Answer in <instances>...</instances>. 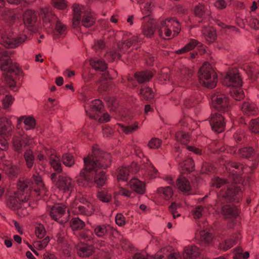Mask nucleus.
Masks as SVG:
<instances>
[{"label":"nucleus","instance_id":"72a5a7b5","mask_svg":"<svg viewBox=\"0 0 259 259\" xmlns=\"http://www.w3.org/2000/svg\"><path fill=\"white\" fill-rule=\"evenodd\" d=\"M24 158L27 167L29 169L31 168L34 164L35 160V156L33 151L30 149H27L24 152Z\"/></svg>","mask_w":259,"mask_h":259},{"label":"nucleus","instance_id":"ea45409f","mask_svg":"<svg viewBox=\"0 0 259 259\" xmlns=\"http://www.w3.org/2000/svg\"><path fill=\"white\" fill-rule=\"evenodd\" d=\"M70 225L73 230H78L83 229L85 223L78 218H74L70 222Z\"/></svg>","mask_w":259,"mask_h":259},{"label":"nucleus","instance_id":"5fc2aeb1","mask_svg":"<svg viewBox=\"0 0 259 259\" xmlns=\"http://www.w3.org/2000/svg\"><path fill=\"white\" fill-rule=\"evenodd\" d=\"M67 30L66 26L61 22L59 20H57L55 25V30L59 35L65 34Z\"/></svg>","mask_w":259,"mask_h":259},{"label":"nucleus","instance_id":"4468645a","mask_svg":"<svg viewBox=\"0 0 259 259\" xmlns=\"http://www.w3.org/2000/svg\"><path fill=\"white\" fill-rule=\"evenodd\" d=\"M94 233L98 237L105 239L108 234L114 235L117 231L110 226L105 225H99L94 227Z\"/></svg>","mask_w":259,"mask_h":259},{"label":"nucleus","instance_id":"9d476101","mask_svg":"<svg viewBox=\"0 0 259 259\" xmlns=\"http://www.w3.org/2000/svg\"><path fill=\"white\" fill-rule=\"evenodd\" d=\"M78 201L73 204L72 211L77 214L91 215L94 211L93 205L84 197L78 198Z\"/></svg>","mask_w":259,"mask_h":259},{"label":"nucleus","instance_id":"1a4fd4ad","mask_svg":"<svg viewBox=\"0 0 259 259\" xmlns=\"http://www.w3.org/2000/svg\"><path fill=\"white\" fill-rule=\"evenodd\" d=\"M211 102L213 107L217 110L223 112H228L230 105L228 97L219 92L211 96Z\"/></svg>","mask_w":259,"mask_h":259},{"label":"nucleus","instance_id":"603ef678","mask_svg":"<svg viewBox=\"0 0 259 259\" xmlns=\"http://www.w3.org/2000/svg\"><path fill=\"white\" fill-rule=\"evenodd\" d=\"M159 193H162L165 199L170 198L173 194V191L170 187L167 186L165 188H160L158 190Z\"/></svg>","mask_w":259,"mask_h":259},{"label":"nucleus","instance_id":"393cba45","mask_svg":"<svg viewBox=\"0 0 259 259\" xmlns=\"http://www.w3.org/2000/svg\"><path fill=\"white\" fill-rule=\"evenodd\" d=\"M200 254L199 249L196 246L186 247L183 255V259H194Z\"/></svg>","mask_w":259,"mask_h":259},{"label":"nucleus","instance_id":"4c0bfd02","mask_svg":"<svg viewBox=\"0 0 259 259\" xmlns=\"http://www.w3.org/2000/svg\"><path fill=\"white\" fill-rule=\"evenodd\" d=\"M177 186L181 191L183 192H188L191 189L190 182L184 177H180L177 180Z\"/></svg>","mask_w":259,"mask_h":259},{"label":"nucleus","instance_id":"f257e3e1","mask_svg":"<svg viewBox=\"0 0 259 259\" xmlns=\"http://www.w3.org/2000/svg\"><path fill=\"white\" fill-rule=\"evenodd\" d=\"M212 185L218 188L223 187L218 195L217 200L218 205L222 207L223 214L226 218L236 217L237 215V208L233 205L224 204L235 200L239 201L242 194L240 186L236 184L230 185L226 180L219 178L213 181Z\"/></svg>","mask_w":259,"mask_h":259},{"label":"nucleus","instance_id":"b1692460","mask_svg":"<svg viewBox=\"0 0 259 259\" xmlns=\"http://www.w3.org/2000/svg\"><path fill=\"white\" fill-rule=\"evenodd\" d=\"M128 186L136 193L143 194L145 191V184L137 179H133L128 183Z\"/></svg>","mask_w":259,"mask_h":259},{"label":"nucleus","instance_id":"473e14b6","mask_svg":"<svg viewBox=\"0 0 259 259\" xmlns=\"http://www.w3.org/2000/svg\"><path fill=\"white\" fill-rule=\"evenodd\" d=\"M194 12L196 16H210L211 15L208 8L201 4L195 6Z\"/></svg>","mask_w":259,"mask_h":259},{"label":"nucleus","instance_id":"5701e85b","mask_svg":"<svg viewBox=\"0 0 259 259\" xmlns=\"http://www.w3.org/2000/svg\"><path fill=\"white\" fill-rule=\"evenodd\" d=\"M77 254L81 257H87L93 253V247L91 245L79 244L76 246Z\"/></svg>","mask_w":259,"mask_h":259},{"label":"nucleus","instance_id":"f03ea898","mask_svg":"<svg viewBox=\"0 0 259 259\" xmlns=\"http://www.w3.org/2000/svg\"><path fill=\"white\" fill-rule=\"evenodd\" d=\"M84 166L81 170L76 182L80 186H91L93 184L92 170L98 168H107L111 165L112 160L110 153L95 150L93 154L83 158Z\"/></svg>","mask_w":259,"mask_h":259},{"label":"nucleus","instance_id":"de8ad7c7","mask_svg":"<svg viewBox=\"0 0 259 259\" xmlns=\"http://www.w3.org/2000/svg\"><path fill=\"white\" fill-rule=\"evenodd\" d=\"M118 125L120 127V130L123 131L125 134L132 133L138 128V125L136 123H135L134 125L124 126L121 124H118Z\"/></svg>","mask_w":259,"mask_h":259},{"label":"nucleus","instance_id":"2f4dec72","mask_svg":"<svg viewBox=\"0 0 259 259\" xmlns=\"http://www.w3.org/2000/svg\"><path fill=\"white\" fill-rule=\"evenodd\" d=\"M32 179L38 187L37 188H34V191L36 192H40V193L45 191L44 185L42 182L41 176L37 170H35L33 174Z\"/></svg>","mask_w":259,"mask_h":259},{"label":"nucleus","instance_id":"79ce46f5","mask_svg":"<svg viewBox=\"0 0 259 259\" xmlns=\"http://www.w3.org/2000/svg\"><path fill=\"white\" fill-rule=\"evenodd\" d=\"M200 44V42L196 40L192 39L189 44L186 45L184 47L177 51L176 53L178 54L184 53L186 52L189 51L195 48V47Z\"/></svg>","mask_w":259,"mask_h":259},{"label":"nucleus","instance_id":"f3484780","mask_svg":"<svg viewBox=\"0 0 259 259\" xmlns=\"http://www.w3.org/2000/svg\"><path fill=\"white\" fill-rule=\"evenodd\" d=\"M74 16H93L94 13L88 7L83 5L74 4L72 6Z\"/></svg>","mask_w":259,"mask_h":259},{"label":"nucleus","instance_id":"423d86ee","mask_svg":"<svg viewBox=\"0 0 259 259\" xmlns=\"http://www.w3.org/2000/svg\"><path fill=\"white\" fill-rule=\"evenodd\" d=\"M51 179L56 187L64 192H71L74 189V181L65 174L52 173Z\"/></svg>","mask_w":259,"mask_h":259},{"label":"nucleus","instance_id":"49530a36","mask_svg":"<svg viewBox=\"0 0 259 259\" xmlns=\"http://www.w3.org/2000/svg\"><path fill=\"white\" fill-rule=\"evenodd\" d=\"M25 128L26 130L33 129L35 126V120L34 118L29 116L25 118L24 120Z\"/></svg>","mask_w":259,"mask_h":259},{"label":"nucleus","instance_id":"3c124183","mask_svg":"<svg viewBox=\"0 0 259 259\" xmlns=\"http://www.w3.org/2000/svg\"><path fill=\"white\" fill-rule=\"evenodd\" d=\"M182 164V166L184 167V169L188 172L191 171L194 167V161L191 158H188L185 160Z\"/></svg>","mask_w":259,"mask_h":259},{"label":"nucleus","instance_id":"c9c22d12","mask_svg":"<svg viewBox=\"0 0 259 259\" xmlns=\"http://www.w3.org/2000/svg\"><path fill=\"white\" fill-rule=\"evenodd\" d=\"M224 165L226 170H228L229 172H232L231 169V168H234L237 170L236 171H234L235 173H239L242 171L244 168L243 164L230 161H226Z\"/></svg>","mask_w":259,"mask_h":259},{"label":"nucleus","instance_id":"20e7f679","mask_svg":"<svg viewBox=\"0 0 259 259\" xmlns=\"http://www.w3.org/2000/svg\"><path fill=\"white\" fill-rule=\"evenodd\" d=\"M198 75L199 82L202 86L211 89L215 87L218 81L217 75L208 63H204L200 67Z\"/></svg>","mask_w":259,"mask_h":259},{"label":"nucleus","instance_id":"f704fd0d","mask_svg":"<svg viewBox=\"0 0 259 259\" xmlns=\"http://www.w3.org/2000/svg\"><path fill=\"white\" fill-rule=\"evenodd\" d=\"M90 64L96 70L104 71L107 68V64L102 60L93 59L90 60Z\"/></svg>","mask_w":259,"mask_h":259},{"label":"nucleus","instance_id":"864d4df0","mask_svg":"<svg viewBox=\"0 0 259 259\" xmlns=\"http://www.w3.org/2000/svg\"><path fill=\"white\" fill-rule=\"evenodd\" d=\"M142 162L144 167L147 168V171L151 172L150 174L151 175H153L157 172V170L154 167L152 163L147 159L143 160Z\"/></svg>","mask_w":259,"mask_h":259},{"label":"nucleus","instance_id":"6e6d98bb","mask_svg":"<svg viewBox=\"0 0 259 259\" xmlns=\"http://www.w3.org/2000/svg\"><path fill=\"white\" fill-rule=\"evenodd\" d=\"M154 259H182L179 255L170 253L168 255H164L158 252L154 256Z\"/></svg>","mask_w":259,"mask_h":259},{"label":"nucleus","instance_id":"412c9836","mask_svg":"<svg viewBox=\"0 0 259 259\" xmlns=\"http://www.w3.org/2000/svg\"><path fill=\"white\" fill-rule=\"evenodd\" d=\"M95 22V17H73L72 20L73 25L74 27L79 26L80 23L83 26L89 27L92 26Z\"/></svg>","mask_w":259,"mask_h":259},{"label":"nucleus","instance_id":"cd10ccee","mask_svg":"<svg viewBox=\"0 0 259 259\" xmlns=\"http://www.w3.org/2000/svg\"><path fill=\"white\" fill-rule=\"evenodd\" d=\"M241 110L245 115L248 116L254 115L257 112L255 106L248 102L243 103L242 105Z\"/></svg>","mask_w":259,"mask_h":259},{"label":"nucleus","instance_id":"0e129e2a","mask_svg":"<svg viewBox=\"0 0 259 259\" xmlns=\"http://www.w3.org/2000/svg\"><path fill=\"white\" fill-rule=\"evenodd\" d=\"M234 138L237 143H242L245 139L244 131L242 130L237 131L234 135Z\"/></svg>","mask_w":259,"mask_h":259},{"label":"nucleus","instance_id":"a878e982","mask_svg":"<svg viewBox=\"0 0 259 259\" xmlns=\"http://www.w3.org/2000/svg\"><path fill=\"white\" fill-rule=\"evenodd\" d=\"M156 28H157V23L153 18L151 19L149 24L143 28V33L146 37L151 38L153 36Z\"/></svg>","mask_w":259,"mask_h":259},{"label":"nucleus","instance_id":"8fccbe9b","mask_svg":"<svg viewBox=\"0 0 259 259\" xmlns=\"http://www.w3.org/2000/svg\"><path fill=\"white\" fill-rule=\"evenodd\" d=\"M9 121L6 118H0V134L3 135L9 130Z\"/></svg>","mask_w":259,"mask_h":259},{"label":"nucleus","instance_id":"6ab92c4d","mask_svg":"<svg viewBox=\"0 0 259 259\" xmlns=\"http://www.w3.org/2000/svg\"><path fill=\"white\" fill-rule=\"evenodd\" d=\"M13 143L15 150L20 153L23 146L30 144V139L24 136H16L13 138Z\"/></svg>","mask_w":259,"mask_h":259},{"label":"nucleus","instance_id":"39448f33","mask_svg":"<svg viewBox=\"0 0 259 259\" xmlns=\"http://www.w3.org/2000/svg\"><path fill=\"white\" fill-rule=\"evenodd\" d=\"M226 80L228 81L226 84L228 86H232L233 88L230 91L231 96L235 100L240 101L244 98V94L243 90L238 87L242 84V79L239 74L236 71L229 72L226 77Z\"/></svg>","mask_w":259,"mask_h":259},{"label":"nucleus","instance_id":"a18cd8bd","mask_svg":"<svg viewBox=\"0 0 259 259\" xmlns=\"http://www.w3.org/2000/svg\"><path fill=\"white\" fill-rule=\"evenodd\" d=\"M175 138L177 141L184 145L187 144L189 141V136L182 132H177Z\"/></svg>","mask_w":259,"mask_h":259},{"label":"nucleus","instance_id":"4be33fe9","mask_svg":"<svg viewBox=\"0 0 259 259\" xmlns=\"http://www.w3.org/2000/svg\"><path fill=\"white\" fill-rule=\"evenodd\" d=\"M136 163H133L131 167H121L119 168L117 170V176L118 181H126L128 179L130 172L133 173L136 171V170L133 171L132 169L134 166H136Z\"/></svg>","mask_w":259,"mask_h":259},{"label":"nucleus","instance_id":"c756f323","mask_svg":"<svg viewBox=\"0 0 259 259\" xmlns=\"http://www.w3.org/2000/svg\"><path fill=\"white\" fill-rule=\"evenodd\" d=\"M202 32L206 40L209 42H213L217 38L216 30L212 27H204L202 30Z\"/></svg>","mask_w":259,"mask_h":259},{"label":"nucleus","instance_id":"0eeeda50","mask_svg":"<svg viewBox=\"0 0 259 259\" xmlns=\"http://www.w3.org/2000/svg\"><path fill=\"white\" fill-rule=\"evenodd\" d=\"M10 53L7 51H0V69L6 73L18 74L20 71L19 65L12 62Z\"/></svg>","mask_w":259,"mask_h":259},{"label":"nucleus","instance_id":"e433bc0d","mask_svg":"<svg viewBox=\"0 0 259 259\" xmlns=\"http://www.w3.org/2000/svg\"><path fill=\"white\" fill-rule=\"evenodd\" d=\"M200 237L201 244L202 246L209 245L212 239V235L211 234L205 230H201L199 232Z\"/></svg>","mask_w":259,"mask_h":259},{"label":"nucleus","instance_id":"2eb2a0df","mask_svg":"<svg viewBox=\"0 0 259 259\" xmlns=\"http://www.w3.org/2000/svg\"><path fill=\"white\" fill-rule=\"evenodd\" d=\"M103 106L102 102L101 100H95L92 101L91 103H90L91 112H88L87 111V114L90 118L97 119L99 116V113L102 112Z\"/></svg>","mask_w":259,"mask_h":259},{"label":"nucleus","instance_id":"c03bdc74","mask_svg":"<svg viewBox=\"0 0 259 259\" xmlns=\"http://www.w3.org/2000/svg\"><path fill=\"white\" fill-rule=\"evenodd\" d=\"M62 161L63 164L68 167H71L74 164L73 156L69 153H66L63 155Z\"/></svg>","mask_w":259,"mask_h":259},{"label":"nucleus","instance_id":"bf43d9fd","mask_svg":"<svg viewBox=\"0 0 259 259\" xmlns=\"http://www.w3.org/2000/svg\"><path fill=\"white\" fill-rule=\"evenodd\" d=\"M98 197L102 202H108L111 200L112 196L111 194L105 191H101L98 192Z\"/></svg>","mask_w":259,"mask_h":259},{"label":"nucleus","instance_id":"09e8293b","mask_svg":"<svg viewBox=\"0 0 259 259\" xmlns=\"http://www.w3.org/2000/svg\"><path fill=\"white\" fill-rule=\"evenodd\" d=\"M49 241L50 238L49 236H47L42 240L35 241L34 246L37 249H42L47 246Z\"/></svg>","mask_w":259,"mask_h":259},{"label":"nucleus","instance_id":"9b49d317","mask_svg":"<svg viewBox=\"0 0 259 259\" xmlns=\"http://www.w3.org/2000/svg\"><path fill=\"white\" fill-rule=\"evenodd\" d=\"M175 25L179 26V22L172 19H166L160 22V25L157 24V29L159 35L161 38H164V35L166 37H169L171 35L172 26Z\"/></svg>","mask_w":259,"mask_h":259},{"label":"nucleus","instance_id":"37998d69","mask_svg":"<svg viewBox=\"0 0 259 259\" xmlns=\"http://www.w3.org/2000/svg\"><path fill=\"white\" fill-rule=\"evenodd\" d=\"M30 206L29 203L27 201H24L20 206L16 209L17 214L21 217H24L28 214L27 208Z\"/></svg>","mask_w":259,"mask_h":259},{"label":"nucleus","instance_id":"6e6552de","mask_svg":"<svg viewBox=\"0 0 259 259\" xmlns=\"http://www.w3.org/2000/svg\"><path fill=\"white\" fill-rule=\"evenodd\" d=\"M141 41L142 38L140 35L133 36L126 42L119 43L117 49L108 52L106 56L107 58L110 57L111 60H114L116 58H120L121 57V53H124L131 46L140 43Z\"/></svg>","mask_w":259,"mask_h":259},{"label":"nucleus","instance_id":"c85d7f7f","mask_svg":"<svg viewBox=\"0 0 259 259\" xmlns=\"http://www.w3.org/2000/svg\"><path fill=\"white\" fill-rule=\"evenodd\" d=\"M153 76L152 73L149 71H143L137 72L135 77L139 83L149 81Z\"/></svg>","mask_w":259,"mask_h":259},{"label":"nucleus","instance_id":"4d7b16f0","mask_svg":"<svg viewBox=\"0 0 259 259\" xmlns=\"http://www.w3.org/2000/svg\"><path fill=\"white\" fill-rule=\"evenodd\" d=\"M154 259H182L179 255L170 253L168 255H164L158 252L154 256Z\"/></svg>","mask_w":259,"mask_h":259},{"label":"nucleus","instance_id":"7c9ffc66","mask_svg":"<svg viewBox=\"0 0 259 259\" xmlns=\"http://www.w3.org/2000/svg\"><path fill=\"white\" fill-rule=\"evenodd\" d=\"M23 22L25 27L31 32L36 30V17H23Z\"/></svg>","mask_w":259,"mask_h":259},{"label":"nucleus","instance_id":"58836bf2","mask_svg":"<svg viewBox=\"0 0 259 259\" xmlns=\"http://www.w3.org/2000/svg\"><path fill=\"white\" fill-rule=\"evenodd\" d=\"M140 94L143 99L146 100H151L154 97V94L151 89L146 86H143L141 88Z\"/></svg>","mask_w":259,"mask_h":259},{"label":"nucleus","instance_id":"680f3d73","mask_svg":"<svg viewBox=\"0 0 259 259\" xmlns=\"http://www.w3.org/2000/svg\"><path fill=\"white\" fill-rule=\"evenodd\" d=\"M235 240L231 239L226 240L224 242L220 244V248L224 250H227L231 248L235 244Z\"/></svg>","mask_w":259,"mask_h":259},{"label":"nucleus","instance_id":"a19ab883","mask_svg":"<svg viewBox=\"0 0 259 259\" xmlns=\"http://www.w3.org/2000/svg\"><path fill=\"white\" fill-rule=\"evenodd\" d=\"M238 153L241 156L247 158L253 157L255 155L254 150L251 147L239 149Z\"/></svg>","mask_w":259,"mask_h":259},{"label":"nucleus","instance_id":"e2e57ef3","mask_svg":"<svg viewBox=\"0 0 259 259\" xmlns=\"http://www.w3.org/2000/svg\"><path fill=\"white\" fill-rule=\"evenodd\" d=\"M161 141L157 138H152L148 144V147L151 149H158L161 145Z\"/></svg>","mask_w":259,"mask_h":259},{"label":"nucleus","instance_id":"bb28decb","mask_svg":"<svg viewBox=\"0 0 259 259\" xmlns=\"http://www.w3.org/2000/svg\"><path fill=\"white\" fill-rule=\"evenodd\" d=\"M50 164L54 169L57 172V174H60L62 171L60 157L54 153L50 155Z\"/></svg>","mask_w":259,"mask_h":259},{"label":"nucleus","instance_id":"7ed1b4c3","mask_svg":"<svg viewBox=\"0 0 259 259\" xmlns=\"http://www.w3.org/2000/svg\"><path fill=\"white\" fill-rule=\"evenodd\" d=\"M33 183L28 180L20 179L17 184V191L14 196H10L7 200V205L11 209L16 210L24 201H28L30 190Z\"/></svg>","mask_w":259,"mask_h":259},{"label":"nucleus","instance_id":"338daca9","mask_svg":"<svg viewBox=\"0 0 259 259\" xmlns=\"http://www.w3.org/2000/svg\"><path fill=\"white\" fill-rule=\"evenodd\" d=\"M204 211L203 207L201 205L196 206L193 210V214L195 219L200 218Z\"/></svg>","mask_w":259,"mask_h":259},{"label":"nucleus","instance_id":"aec40b11","mask_svg":"<svg viewBox=\"0 0 259 259\" xmlns=\"http://www.w3.org/2000/svg\"><path fill=\"white\" fill-rule=\"evenodd\" d=\"M91 174V175H93V184L89 187H91L94 183L96 184L98 187H101L104 185L106 180V177L104 171H100L98 172L97 169H96V170H92ZM87 187L85 186V187Z\"/></svg>","mask_w":259,"mask_h":259},{"label":"nucleus","instance_id":"f8f14e48","mask_svg":"<svg viewBox=\"0 0 259 259\" xmlns=\"http://www.w3.org/2000/svg\"><path fill=\"white\" fill-rule=\"evenodd\" d=\"M209 123L212 130L215 133H220L225 130L224 117L220 114H212L210 118Z\"/></svg>","mask_w":259,"mask_h":259},{"label":"nucleus","instance_id":"052dcab7","mask_svg":"<svg viewBox=\"0 0 259 259\" xmlns=\"http://www.w3.org/2000/svg\"><path fill=\"white\" fill-rule=\"evenodd\" d=\"M5 83L9 85L10 89L14 91H17V89H16V84L15 80L10 76L7 75L5 77Z\"/></svg>","mask_w":259,"mask_h":259},{"label":"nucleus","instance_id":"ddd939ff","mask_svg":"<svg viewBox=\"0 0 259 259\" xmlns=\"http://www.w3.org/2000/svg\"><path fill=\"white\" fill-rule=\"evenodd\" d=\"M27 38L26 35L23 34L17 38H11L2 35L0 43L6 48H14L24 42Z\"/></svg>","mask_w":259,"mask_h":259},{"label":"nucleus","instance_id":"774afa93","mask_svg":"<svg viewBox=\"0 0 259 259\" xmlns=\"http://www.w3.org/2000/svg\"><path fill=\"white\" fill-rule=\"evenodd\" d=\"M45 228L42 225L39 224L36 227L35 234L38 238L42 239L45 236Z\"/></svg>","mask_w":259,"mask_h":259},{"label":"nucleus","instance_id":"dca6fc26","mask_svg":"<svg viewBox=\"0 0 259 259\" xmlns=\"http://www.w3.org/2000/svg\"><path fill=\"white\" fill-rule=\"evenodd\" d=\"M57 16V15L48 8H42L39 12H35L31 10H27L21 16Z\"/></svg>","mask_w":259,"mask_h":259},{"label":"nucleus","instance_id":"13d9d810","mask_svg":"<svg viewBox=\"0 0 259 259\" xmlns=\"http://www.w3.org/2000/svg\"><path fill=\"white\" fill-rule=\"evenodd\" d=\"M250 130L254 134H259V118L253 119L250 121Z\"/></svg>","mask_w":259,"mask_h":259},{"label":"nucleus","instance_id":"a211bd4d","mask_svg":"<svg viewBox=\"0 0 259 259\" xmlns=\"http://www.w3.org/2000/svg\"><path fill=\"white\" fill-rule=\"evenodd\" d=\"M66 209V206L63 204H56L51 209L50 216L53 220L58 221L65 214Z\"/></svg>","mask_w":259,"mask_h":259},{"label":"nucleus","instance_id":"69168bd1","mask_svg":"<svg viewBox=\"0 0 259 259\" xmlns=\"http://www.w3.org/2000/svg\"><path fill=\"white\" fill-rule=\"evenodd\" d=\"M6 170L7 174L10 177H14L16 176L19 172V169L18 167L15 165H11L8 166Z\"/></svg>","mask_w":259,"mask_h":259}]
</instances>
